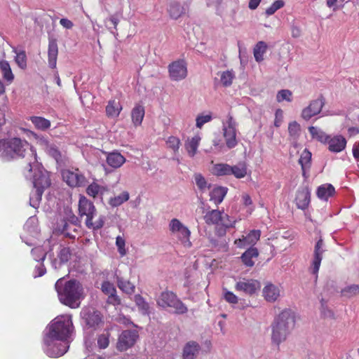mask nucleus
Instances as JSON below:
<instances>
[{"instance_id":"nucleus-1","label":"nucleus","mask_w":359,"mask_h":359,"mask_svg":"<svg viewBox=\"0 0 359 359\" xmlns=\"http://www.w3.org/2000/svg\"><path fill=\"white\" fill-rule=\"evenodd\" d=\"M43 337L44 352L51 358L63 355L69 348V338L74 332L72 316H59L46 327Z\"/></svg>"},{"instance_id":"nucleus-2","label":"nucleus","mask_w":359,"mask_h":359,"mask_svg":"<svg viewBox=\"0 0 359 359\" xmlns=\"http://www.w3.org/2000/svg\"><path fill=\"white\" fill-rule=\"evenodd\" d=\"M30 158L25 168V175L27 177H31L33 183V189L29 196V205L34 208H38L44 191L51 185V180L49 172L38 163L35 150L30 151Z\"/></svg>"},{"instance_id":"nucleus-3","label":"nucleus","mask_w":359,"mask_h":359,"mask_svg":"<svg viewBox=\"0 0 359 359\" xmlns=\"http://www.w3.org/2000/svg\"><path fill=\"white\" fill-rule=\"evenodd\" d=\"M60 302L72 309L80 306L81 300L84 297V289L76 279L66 280L58 279L55 284Z\"/></svg>"},{"instance_id":"nucleus-4","label":"nucleus","mask_w":359,"mask_h":359,"mask_svg":"<svg viewBox=\"0 0 359 359\" xmlns=\"http://www.w3.org/2000/svg\"><path fill=\"white\" fill-rule=\"evenodd\" d=\"M295 326L294 313L291 309H285L278 315L271 325V342L279 348L287 339Z\"/></svg>"},{"instance_id":"nucleus-5","label":"nucleus","mask_w":359,"mask_h":359,"mask_svg":"<svg viewBox=\"0 0 359 359\" xmlns=\"http://www.w3.org/2000/svg\"><path fill=\"white\" fill-rule=\"evenodd\" d=\"M34 150L29 147L28 142L18 137L0 140V158L5 161H10L18 158L30 157V151Z\"/></svg>"},{"instance_id":"nucleus-6","label":"nucleus","mask_w":359,"mask_h":359,"mask_svg":"<svg viewBox=\"0 0 359 359\" xmlns=\"http://www.w3.org/2000/svg\"><path fill=\"white\" fill-rule=\"evenodd\" d=\"M84 330L97 331L104 325L102 313L93 307H83L80 313Z\"/></svg>"},{"instance_id":"nucleus-7","label":"nucleus","mask_w":359,"mask_h":359,"mask_svg":"<svg viewBox=\"0 0 359 359\" xmlns=\"http://www.w3.org/2000/svg\"><path fill=\"white\" fill-rule=\"evenodd\" d=\"M157 304L163 308L168 307L174 309L176 314H184L188 311L186 305L177 297V294L172 291L165 290L162 292L157 299Z\"/></svg>"},{"instance_id":"nucleus-8","label":"nucleus","mask_w":359,"mask_h":359,"mask_svg":"<svg viewBox=\"0 0 359 359\" xmlns=\"http://www.w3.org/2000/svg\"><path fill=\"white\" fill-rule=\"evenodd\" d=\"M62 176L63 180L71 187H83L88 184L86 177L78 168L63 170Z\"/></svg>"},{"instance_id":"nucleus-9","label":"nucleus","mask_w":359,"mask_h":359,"mask_svg":"<svg viewBox=\"0 0 359 359\" xmlns=\"http://www.w3.org/2000/svg\"><path fill=\"white\" fill-rule=\"evenodd\" d=\"M139 334L135 330H123L118 337L116 348L120 351H127L135 344Z\"/></svg>"},{"instance_id":"nucleus-10","label":"nucleus","mask_w":359,"mask_h":359,"mask_svg":"<svg viewBox=\"0 0 359 359\" xmlns=\"http://www.w3.org/2000/svg\"><path fill=\"white\" fill-rule=\"evenodd\" d=\"M226 126L224 124V137L226 140V144L229 149H232L237 145L236 126L237 123L230 114L227 116Z\"/></svg>"},{"instance_id":"nucleus-11","label":"nucleus","mask_w":359,"mask_h":359,"mask_svg":"<svg viewBox=\"0 0 359 359\" xmlns=\"http://www.w3.org/2000/svg\"><path fill=\"white\" fill-rule=\"evenodd\" d=\"M168 72L172 81H181L187 76V63L184 60H178L168 65Z\"/></svg>"},{"instance_id":"nucleus-12","label":"nucleus","mask_w":359,"mask_h":359,"mask_svg":"<svg viewBox=\"0 0 359 359\" xmlns=\"http://www.w3.org/2000/svg\"><path fill=\"white\" fill-rule=\"evenodd\" d=\"M325 104V98L323 95H320L317 99L311 101L309 106L302 110V118L305 121H309L321 111Z\"/></svg>"},{"instance_id":"nucleus-13","label":"nucleus","mask_w":359,"mask_h":359,"mask_svg":"<svg viewBox=\"0 0 359 359\" xmlns=\"http://www.w3.org/2000/svg\"><path fill=\"white\" fill-rule=\"evenodd\" d=\"M79 211L80 216H86V225L91 224V220L97 212L93 203L85 196H81L79 201Z\"/></svg>"},{"instance_id":"nucleus-14","label":"nucleus","mask_w":359,"mask_h":359,"mask_svg":"<svg viewBox=\"0 0 359 359\" xmlns=\"http://www.w3.org/2000/svg\"><path fill=\"white\" fill-rule=\"evenodd\" d=\"M260 283L254 279L243 278L238 281L235 285L237 292H242L247 295L252 296L260 290Z\"/></svg>"},{"instance_id":"nucleus-15","label":"nucleus","mask_w":359,"mask_h":359,"mask_svg":"<svg viewBox=\"0 0 359 359\" xmlns=\"http://www.w3.org/2000/svg\"><path fill=\"white\" fill-rule=\"evenodd\" d=\"M324 242L322 238L316 242L314 251H313V259L311 265V272L313 274H317L320 266L321 261L323 259V254L325 252L324 250Z\"/></svg>"},{"instance_id":"nucleus-16","label":"nucleus","mask_w":359,"mask_h":359,"mask_svg":"<svg viewBox=\"0 0 359 359\" xmlns=\"http://www.w3.org/2000/svg\"><path fill=\"white\" fill-rule=\"evenodd\" d=\"M311 201V191L309 187H304L298 189L295 197V203L299 209L306 210Z\"/></svg>"},{"instance_id":"nucleus-17","label":"nucleus","mask_w":359,"mask_h":359,"mask_svg":"<svg viewBox=\"0 0 359 359\" xmlns=\"http://www.w3.org/2000/svg\"><path fill=\"white\" fill-rule=\"evenodd\" d=\"M188 10L187 6H184L176 1H171L168 8V12L171 19L178 20L181 17L187 15Z\"/></svg>"},{"instance_id":"nucleus-18","label":"nucleus","mask_w":359,"mask_h":359,"mask_svg":"<svg viewBox=\"0 0 359 359\" xmlns=\"http://www.w3.org/2000/svg\"><path fill=\"white\" fill-rule=\"evenodd\" d=\"M201 351V346L195 341L185 344L182 351V359H196Z\"/></svg>"},{"instance_id":"nucleus-19","label":"nucleus","mask_w":359,"mask_h":359,"mask_svg":"<svg viewBox=\"0 0 359 359\" xmlns=\"http://www.w3.org/2000/svg\"><path fill=\"white\" fill-rule=\"evenodd\" d=\"M58 54V46L57 43V40L52 36L48 38V65L51 69H55L56 67L57 58Z\"/></svg>"},{"instance_id":"nucleus-20","label":"nucleus","mask_w":359,"mask_h":359,"mask_svg":"<svg viewBox=\"0 0 359 359\" xmlns=\"http://www.w3.org/2000/svg\"><path fill=\"white\" fill-rule=\"evenodd\" d=\"M328 149L334 153L343 151L346 146V140L342 135H336L329 138L327 142Z\"/></svg>"},{"instance_id":"nucleus-21","label":"nucleus","mask_w":359,"mask_h":359,"mask_svg":"<svg viewBox=\"0 0 359 359\" xmlns=\"http://www.w3.org/2000/svg\"><path fill=\"white\" fill-rule=\"evenodd\" d=\"M259 256L258 250L256 248L250 247L245 250L241 255V260L243 263L248 267H252L255 264L253 258H257Z\"/></svg>"},{"instance_id":"nucleus-22","label":"nucleus","mask_w":359,"mask_h":359,"mask_svg":"<svg viewBox=\"0 0 359 359\" xmlns=\"http://www.w3.org/2000/svg\"><path fill=\"white\" fill-rule=\"evenodd\" d=\"M228 189L224 187H215L210 193V201H213L217 205L220 204L226 194Z\"/></svg>"},{"instance_id":"nucleus-23","label":"nucleus","mask_w":359,"mask_h":359,"mask_svg":"<svg viewBox=\"0 0 359 359\" xmlns=\"http://www.w3.org/2000/svg\"><path fill=\"white\" fill-rule=\"evenodd\" d=\"M57 229L65 237L75 239L76 235L74 233L77 232V229L76 227H72L66 219L62 221V224L58 225Z\"/></svg>"},{"instance_id":"nucleus-24","label":"nucleus","mask_w":359,"mask_h":359,"mask_svg":"<svg viewBox=\"0 0 359 359\" xmlns=\"http://www.w3.org/2000/svg\"><path fill=\"white\" fill-rule=\"evenodd\" d=\"M335 193L334 187L330 184H325L318 187L316 194L317 196L327 201L329 197L332 196Z\"/></svg>"},{"instance_id":"nucleus-25","label":"nucleus","mask_w":359,"mask_h":359,"mask_svg":"<svg viewBox=\"0 0 359 359\" xmlns=\"http://www.w3.org/2000/svg\"><path fill=\"white\" fill-rule=\"evenodd\" d=\"M263 294L268 302H275L279 296V290L274 285L269 283L263 289Z\"/></svg>"},{"instance_id":"nucleus-26","label":"nucleus","mask_w":359,"mask_h":359,"mask_svg":"<svg viewBox=\"0 0 359 359\" xmlns=\"http://www.w3.org/2000/svg\"><path fill=\"white\" fill-rule=\"evenodd\" d=\"M125 161V158L118 152L110 153L107 157V164L113 168L121 167Z\"/></svg>"},{"instance_id":"nucleus-27","label":"nucleus","mask_w":359,"mask_h":359,"mask_svg":"<svg viewBox=\"0 0 359 359\" xmlns=\"http://www.w3.org/2000/svg\"><path fill=\"white\" fill-rule=\"evenodd\" d=\"M122 107L119 102L114 100H109L106 107V114L109 117H116L119 115Z\"/></svg>"},{"instance_id":"nucleus-28","label":"nucleus","mask_w":359,"mask_h":359,"mask_svg":"<svg viewBox=\"0 0 359 359\" xmlns=\"http://www.w3.org/2000/svg\"><path fill=\"white\" fill-rule=\"evenodd\" d=\"M132 121L135 126L141 125L144 116V108L140 104L136 105L131 112Z\"/></svg>"},{"instance_id":"nucleus-29","label":"nucleus","mask_w":359,"mask_h":359,"mask_svg":"<svg viewBox=\"0 0 359 359\" xmlns=\"http://www.w3.org/2000/svg\"><path fill=\"white\" fill-rule=\"evenodd\" d=\"M222 211L218 210H212L206 212L204 215V220L208 225L217 224L219 225V220L221 219V215Z\"/></svg>"},{"instance_id":"nucleus-30","label":"nucleus","mask_w":359,"mask_h":359,"mask_svg":"<svg viewBox=\"0 0 359 359\" xmlns=\"http://www.w3.org/2000/svg\"><path fill=\"white\" fill-rule=\"evenodd\" d=\"M0 70L3 78L9 83H11L14 79V75L12 72L10 64L6 60L0 61Z\"/></svg>"},{"instance_id":"nucleus-31","label":"nucleus","mask_w":359,"mask_h":359,"mask_svg":"<svg viewBox=\"0 0 359 359\" xmlns=\"http://www.w3.org/2000/svg\"><path fill=\"white\" fill-rule=\"evenodd\" d=\"M309 131L312 138L316 139L322 143H327L330 138L329 135H326L325 132L317 127L310 126L309 127Z\"/></svg>"},{"instance_id":"nucleus-32","label":"nucleus","mask_w":359,"mask_h":359,"mask_svg":"<svg viewBox=\"0 0 359 359\" xmlns=\"http://www.w3.org/2000/svg\"><path fill=\"white\" fill-rule=\"evenodd\" d=\"M13 52L16 54L15 62L21 69H26L27 67V58L26 52L24 50H18L16 48H13Z\"/></svg>"},{"instance_id":"nucleus-33","label":"nucleus","mask_w":359,"mask_h":359,"mask_svg":"<svg viewBox=\"0 0 359 359\" xmlns=\"http://www.w3.org/2000/svg\"><path fill=\"white\" fill-rule=\"evenodd\" d=\"M30 121L36 128L41 130H46L50 127V121L41 116H31Z\"/></svg>"},{"instance_id":"nucleus-34","label":"nucleus","mask_w":359,"mask_h":359,"mask_svg":"<svg viewBox=\"0 0 359 359\" xmlns=\"http://www.w3.org/2000/svg\"><path fill=\"white\" fill-rule=\"evenodd\" d=\"M106 190L105 187L99 185L96 182H93L88 186L86 193L88 196L96 198L99 195L102 196Z\"/></svg>"},{"instance_id":"nucleus-35","label":"nucleus","mask_w":359,"mask_h":359,"mask_svg":"<svg viewBox=\"0 0 359 359\" xmlns=\"http://www.w3.org/2000/svg\"><path fill=\"white\" fill-rule=\"evenodd\" d=\"M200 140L201 137L196 135L192 137L188 142L185 144V149L191 157L194 156V155L196 154Z\"/></svg>"},{"instance_id":"nucleus-36","label":"nucleus","mask_w":359,"mask_h":359,"mask_svg":"<svg viewBox=\"0 0 359 359\" xmlns=\"http://www.w3.org/2000/svg\"><path fill=\"white\" fill-rule=\"evenodd\" d=\"M46 143V151L47 154L53 157L57 162H59L62 160L61 152L56 145L54 144H50L48 141H44Z\"/></svg>"},{"instance_id":"nucleus-37","label":"nucleus","mask_w":359,"mask_h":359,"mask_svg":"<svg viewBox=\"0 0 359 359\" xmlns=\"http://www.w3.org/2000/svg\"><path fill=\"white\" fill-rule=\"evenodd\" d=\"M117 285L123 292L131 294L135 292V285L128 280L117 277Z\"/></svg>"},{"instance_id":"nucleus-38","label":"nucleus","mask_w":359,"mask_h":359,"mask_svg":"<svg viewBox=\"0 0 359 359\" xmlns=\"http://www.w3.org/2000/svg\"><path fill=\"white\" fill-rule=\"evenodd\" d=\"M231 175L241 179L247 175V167L245 163H239L237 165H231Z\"/></svg>"},{"instance_id":"nucleus-39","label":"nucleus","mask_w":359,"mask_h":359,"mask_svg":"<svg viewBox=\"0 0 359 359\" xmlns=\"http://www.w3.org/2000/svg\"><path fill=\"white\" fill-rule=\"evenodd\" d=\"M135 304L143 315H149V305L140 294H135L134 297Z\"/></svg>"},{"instance_id":"nucleus-40","label":"nucleus","mask_w":359,"mask_h":359,"mask_svg":"<svg viewBox=\"0 0 359 359\" xmlns=\"http://www.w3.org/2000/svg\"><path fill=\"white\" fill-rule=\"evenodd\" d=\"M260 235L259 230H252L243 240H240V242L243 243V245H254L259 239Z\"/></svg>"},{"instance_id":"nucleus-41","label":"nucleus","mask_w":359,"mask_h":359,"mask_svg":"<svg viewBox=\"0 0 359 359\" xmlns=\"http://www.w3.org/2000/svg\"><path fill=\"white\" fill-rule=\"evenodd\" d=\"M267 46L264 41H259L254 48V57L257 62L264 60L263 55L266 52Z\"/></svg>"},{"instance_id":"nucleus-42","label":"nucleus","mask_w":359,"mask_h":359,"mask_svg":"<svg viewBox=\"0 0 359 359\" xmlns=\"http://www.w3.org/2000/svg\"><path fill=\"white\" fill-rule=\"evenodd\" d=\"M129 199V193L126 191L122 192L118 196L111 198L109 204L111 207H118Z\"/></svg>"},{"instance_id":"nucleus-43","label":"nucleus","mask_w":359,"mask_h":359,"mask_svg":"<svg viewBox=\"0 0 359 359\" xmlns=\"http://www.w3.org/2000/svg\"><path fill=\"white\" fill-rule=\"evenodd\" d=\"M231 165L226 163H217L214 166V173L217 176L231 175Z\"/></svg>"},{"instance_id":"nucleus-44","label":"nucleus","mask_w":359,"mask_h":359,"mask_svg":"<svg viewBox=\"0 0 359 359\" xmlns=\"http://www.w3.org/2000/svg\"><path fill=\"white\" fill-rule=\"evenodd\" d=\"M219 74H220V81L223 86L229 87L232 84L233 79L235 78L233 70H226Z\"/></svg>"},{"instance_id":"nucleus-45","label":"nucleus","mask_w":359,"mask_h":359,"mask_svg":"<svg viewBox=\"0 0 359 359\" xmlns=\"http://www.w3.org/2000/svg\"><path fill=\"white\" fill-rule=\"evenodd\" d=\"M234 223L235 220L231 219L227 214L222 211L219 225H221L224 229H222V232L221 233L224 234L226 233V229L232 227Z\"/></svg>"},{"instance_id":"nucleus-46","label":"nucleus","mask_w":359,"mask_h":359,"mask_svg":"<svg viewBox=\"0 0 359 359\" xmlns=\"http://www.w3.org/2000/svg\"><path fill=\"white\" fill-rule=\"evenodd\" d=\"M300 125L295 121L290 122L288 126V133L293 140H297L300 135Z\"/></svg>"},{"instance_id":"nucleus-47","label":"nucleus","mask_w":359,"mask_h":359,"mask_svg":"<svg viewBox=\"0 0 359 359\" xmlns=\"http://www.w3.org/2000/svg\"><path fill=\"white\" fill-rule=\"evenodd\" d=\"M311 153L309 151V149H305L302 153L298 162L301 165V167L304 166L311 168Z\"/></svg>"},{"instance_id":"nucleus-48","label":"nucleus","mask_w":359,"mask_h":359,"mask_svg":"<svg viewBox=\"0 0 359 359\" xmlns=\"http://www.w3.org/2000/svg\"><path fill=\"white\" fill-rule=\"evenodd\" d=\"M320 313L323 318H334V312L329 309L327 301H325L323 298L320 299Z\"/></svg>"},{"instance_id":"nucleus-49","label":"nucleus","mask_w":359,"mask_h":359,"mask_svg":"<svg viewBox=\"0 0 359 359\" xmlns=\"http://www.w3.org/2000/svg\"><path fill=\"white\" fill-rule=\"evenodd\" d=\"M292 93L290 90L284 89L280 90L278 92L276 95V100L278 102H281L284 100L287 102L292 101Z\"/></svg>"},{"instance_id":"nucleus-50","label":"nucleus","mask_w":359,"mask_h":359,"mask_svg":"<svg viewBox=\"0 0 359 359\" xmlns=\"http://www.w3.org/2000/svg\"><path fill=\"white\" fill-rule=\"evenodd\" d=\"M194 180L196 186L201 191L205 190L206 188H210V185L208 186V183L205 177L201 173H196L194 175Z\"/></svg>"},{"instance_id":"nucleus-51","label":"nucleus","mask_w":359,"mask_h":359,"mask_svg":"<svg viewBox=\"0 0 359 359\" xmlns=\"http://www.w3.org/2000/svg\"><path fill=\"white\" fill-rule=\"evenodd\" d=\"M60 263L65 264L67 263L71 257V251L69 248L63 247L60 249L58 255H57Z\"/></svg>"},{"instance_id":"nucleus-52","label":"nucleus","mask_w":359,"mask_h":359,"mask_svg":"<svg viewBox=\"0 0 359 359\" xmlns=\"http://www.w3.org/2000/svg\"><path fill=\"white\" fill-rule=\"evenodd\" d=\"M285 2L283 0H276L266 10L265 13L267 15H273L276 11L283 8Z\"/></svg>"},{"instance_id":"nucleus-53","label":"nucleus","mask_w":359,"mask_h":359,"mask_svg":"<svg viewBox=\"0 0 359 359\" xmlns=\"http://www.w3.org/2000/svg\"><path fill=\"white\" fill-rule=\"evenodd\" d=\"M31 253L34 259L40 262H43L46 259V253L44 252L41 248H36L32 250Z\"/></svg>"},{"instance_id":"nucleus-54","label":"nucleus","mask_w":359,"mask_h":359,"mask_svg":"<svg viewBox=\"0 0 359 359\" xmlns=\"http://www.w3.org/2000/svg\"><path fill=\"white\" fill-rule=\"evenodd\" d=\"M341 293L343 295L347 296V297H351L353 295H356V294H359V285H351L350 286H347L341 290Z\"/></svg>"},{"instance_id":"nucleus-55","label":"nucleus","mask_w":359,"mask_h":359,"mask_svg":"<svg viewBox=\"0 0 359 359\" xmlns=\"http://www.w3.org/2000/svg\"><path fill=\"white\" fill-rule=\"evenodd\" d=\"M101 290L103 293L108 296L110 295L111 294L116 293V289L115 288L114 285L107 280L104 281L102 283Z\"/></svg>"},{"instance_id":"nucleus-56","label":"nucleus","mask_w":359,"mask_h":359,"mask_svg":"<svg viewBox=\"0 0 359 359\" xmlns=\"http://www.w3.org/2000/svg\"><path fill=\"white\" fill-rule=\"evenodd\" d=\"M105 222V217L104 215H100L97 221L93 222L91 220V224H88L86 226L88 229H93L95 231L99 230L102 229Z\"/></svg>"},{"instance_id":"nucleus-57","label":"nucleus","mask_w":359,"mask_h":359,"mask_svg":"<svg viewBox=\"0 0 359 359\" xmlns=\"http://www.w3.org/2000/svg\"><path fill=\"white\" fill-rule=\"evenodd\" d=\"M105 222V217L104 215H100L97 221L93 222L91 220V224H88L86 226L88 229H93L95 231L99 230L102 229Z\"/></svg>"},{"instance_id":"nucleus-58","label":"nucleus","mask_w":359,"mask_h":359,"mask_svg":"<svg viewBox=\"0 0 359 359\" xmlns=\"http://www.w3.org/2000/svg\"><path fill=\"white\" fill-rule=\"evenodd\" d=\"M116 245L117 246L118 252L121 256L126 255V250L125 248L126 241L123 238L118 236L116 238Z\"/></svg>"},{"instance_id":"nucleus-59","label":"nucleus","mask_w":359,"mask_h":359,"mask_svg":"<svg viewBox=\"0 0 359 359\" xmlns=\"http://www.w3.org/2000/svg\"><path fill=\"white\" fill-rule=\"evenodd\" d=\"M109 344V333L102 334L98 337L97 344L100 348H106Z\"/></svg>"},{"instance_id":"nucleus-60","label":"nucleus","mask_w":359,"mask_h":359,"mask_svg":"<svg viewBox=\"0 0 359 359\" xmlns=\"http://www.w3.org/2000/svg\"><path fill=\"white\" fill-rule=\"evenodd\" d=\"M224 298L227 302L230 304H236L238 303V298L236 295L226 289H224Z\"/></svg>"},{"instance_id":"nucleus-61","label":"nucleus","mask_w":359,"mask_h":359,"mask_svg":"<svg viewBox=\"0 0 359 359\" xmlns=\"http://www.w3.org/2000/svg\"><path fill=\"white\" fill-rule=\"evenodd\" d=\"M177 233L179 238L182 242L189 241L191 232L187 226H182V228Z\"/></svg>"},{"instance_id":"nucleus-62","label":"nucleus","mask_w":359,"mask_h":359,"mask_svg":"<svg viewBox=\"0 0 359 359\" xmlns=\"http://www.w3.org/2000/svg\"><path fill=\"white\" fill-rule=\"evenodd\" d=\"M167 144L170 148L173 149L174 151H176L179 149L180 141L177 137L171 136L168 138Z\"/></svg>"},{"instance_id":"nucleus-63","label":"nucleus","mask_w":359,"mask_h":359,"mask_svg":"<svg viewBox=\"0 0 359 359\" xmlns=\"http://www.w3.org/2000/svg\"><path fill=\"white\" fill-rule=\"evenodd\" d=\"M184 225L177 219H172L170 222V230L177 233Z\"/></svg>"},{"instance_id":"nucleus-64","label":"nucleus","mask_w":359,"mask_h":359,"mask_svg":"<svg viewBox=\"0 0 359 359\" xmlns=\"http://www.w3.org/2000/svg\"><path fill=\"white\" fill-rule=\"evenodd\" d=\"M211 115L198 116L196 119V126L197 128H201L205 123L211 121Z\"/></svg>"}]
</instances>
